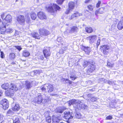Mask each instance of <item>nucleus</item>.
<instances>
[{
  "label": "nucleus",
  "mask_w": 123,
  "mask_h": 123,
  "mask_svg": "<svg viewBox=\"0 0 123 123\" xmlns=\"http://www.w3.org/2000/svg\"><path fill=\"white\" fill-rule=\"evenodd\" d=\"M34 116H35L34 115H30V119H31L32 120H35V118H34Z\"/></svg>",
  "instance_id": "nucleus-53"
},
{
  "label": "nucleus",
  "mask_w": 123,
  "mask_h": 123,
  "mask_svg": "<svg viewBox=\"0 0 123 123\" xmlns=\"http://www.w3.org/2000/svg\"><path fill=\"white\" fill-rule=\"evenodd\" d=\"M12 16L10 15H7L6 17H5V19H4V23L7 24V23H8L11 22L12 21Z\"/></svg>",
  "instance_id": "nucleus-13"
},
{
  "label": "nucleus",
  "mask_w": 123,
  "mask_h": 123,
  "mask_svg": "<svg viewBox=\"0 0 123 123\" xmlns=\"http://www.w3.org/2000/svg\"><path fill=\"white\" fill-rule=\"evenodd\" d=\"M75 107L79 109L80 108L83 109H86L87 107V106L83 104V103L80 101L78 100L77 101V105Z\"/></svg>",
  "instance_id": "nucleus-7"
},
{
  "label": "nucleus",
  "mask_w": 123,
  "mask_h": 123,
  "mask_svg": "<svg viewBox=\"0 0 123 123\" xmlns=\"http://www.w3.org/2000/svg\"><path fill=\"white\" fill-rule=\"evenodd\" d=\"M30 55L29 53L27 50H25L23 52V55L25 57H28L29 55Z\"/></svg>",
  "instance_id": "nucleus-32"
},
{
  "label": "nucleus",
  "mask_w": 123,
  "mask_h": 123,
  "mask_svg": "<svg viewBox=\"0 0 123 123\" xmlns=\"http://www.w3.org/2000/svg\"><path fill=\"white\" fill-rule=\"evenodd\" d=\"M64 110L61 107H59L57 108L56 110V111L58 113H62L63 112Z\"/></svg>",
  "instance_id": "nucleus-35"
},
{
  "label": "nucleus",
  "mask_w": 123,
  "mask_h": 123,
  "mask_svg": "<svg viewBox=\"0 0 123 123\" xmlns=\"http://www.w3.org/2000/svg\"><path fill=\"white\" fill-rule=\"evenodd\" d=\"M20 107L18 104H16L14 107L12 108V110L15 111H18Z\"/></svg>",
  "instance_id": "nucleus-27"
},
{
  "label": "nucleus",
  "mask_w": 123,
  "mask_h": 123,
  "mask_svg": "<svg viewBox=\"0 0 123 123\" xmlns=\"http://www.w3.org/2000/svg\"><path fill=\"white\" fill-rule=\"evenodd\" d=\"M1 25L0 27L1 33L2 34H4L6 32V25H4V24Z\"/></svg>",
  "instance_id": "nucleus-16"
},
{
  "label": "nucleus",
  "mask_w": 123,
  "mask_h": 123,
  "mask_svg": "<svg viewBox=\"0 0 123 123\" xmlns=\"http://www.w3.org/2000/svg\"><path fill=\"white\" fill-rule=\"evenodd\" d=\"M2 105L1 107L4 110H6L9 107V104L8 102L3 103L2 104H1Z\"/></svg>",
  "instance_id": "nucleus-26"
},
{
  "label": "nucleus",
  "mask_w": 123,
  "mask_h": 123,
  "mask_svg": "<svg viewBox=\"0 0 123 123\" xmlns=\"http://www.w3.org/2000/svg\"><path fill=\"white\" fill-rule=\"evenodd\" d=\"M1 17L2 19H3V22L2 23V24H3V22H4L5 20H4V19H5V14L4 13H3L1 14Z\"/></svg>",
  "instance_id": "nucleus-43"
},
{
  "label": "nucleus",
  "mask_w": 123,
  "mask_h": 123,
  "mask_svg": "<svg viewBox=\"0 0 123 123\" xmlns=\"http://www.w3.org/2000/svg\"><path fill=\"white\" fill-rule=\"evenodd\" d=\"M64 80H65V82L66 83H69V81L68 80H69L68 79H64Z\"/></svg>",
  "instance_id": "nucleus-55"
},
{
  "label": "nucleus",
  "mask_w": 123,
  "mask_h": 123,
  "mask_svg": "<svg viewBox=\"0 0 123 123\" xmlns=\"http://www.w3.org/2000/svg\"><path fill=\"white\" fill-rule=\"evenodd\" d=\"M52 96H57V95L56 94H55L54 93H52L50 94Z\"/></svg>",
  "instance_id": "nucleus-61"
},
{
  "label": "nucleus",
  "mask_w": 123,
  "mask_h": 123,
  "mask_svg": "<svg viewBox=\"0 0 123 123\" xmlns=\"http://www.w3.org/2000/svg\"><path fill=\"white\" fill-rule=\"evenodd\" d=\"M91 0H86L85 2V3H88Z\"/></svg>",
  "instance_id": "nucleus-59"
},
{
  "label": "nucleus",
  "mask_w": 123,
  "mask_h": 123,
  "mask_svg": "<svg viewBox=\"0 0 123 123\" xmlns=\"http://www.w3.org/2000/svg\"><path fill=\"white\" fill-rule=\"evenodd\" d=\"M107 66L110 67H113V65L110 62H108L107 63Z\"/></svg>",
  "instance_id": "nucleus-45"
},
{
  "label": "nucleus",
  "mask_w": 123,
  "mask_h": 123,
  "mask_svg": "<svg viewBox=\"0 0 123 123\" xmlns=\"http://www.w3.org/2000/svg\"><path fill=\"white\" fill-rule=\"evenodd\" d=\"M47 85V84L44 85L43 87H41V89L42 91L44 92H49L48 87Z\"/></svg>",
  "instance_id": "nucleus-19"
},
{
  "label": "nucleus",
  "mask_w": 123,
  "mask_h": 123,
  "mask_svg": "<svg viewBox=\"0 0 123 123\" xmlns=\"http://www.w3.org/2000/svg\"><path fill=\"white\" fill-rule=\"evenodd\" d=\"M62 39L61 37H59L57 38V40L58 42H61L62 41Z\"/></svg>",
  "instance_id": "nucleus-46"
},
{
  "label": "nucleus",
  "mask_w": 123,
  "mask_h": 123,
  "mask_svg": "<svg viewBox=\"0 0 123 123\" xmlns=\"http://www.w3.org/2000/svg\"><path fill=\"white\" fill-rule=\"evenodd\" d=\"M15 47V48L19 50V51H20L22 49V48H21L20 46H16Z\"/></svg>",
  "instance_id": "nucleus-48"
},
{
  "label": "nucleus",
  "mask_w": 123,
  "mask_h": 123,
  "mask_svg": "<svg viewBox=\"0 0 123 123\" xmlns=\"http://www.w3.org/2000/svg\"><path fill=\"white\" fill-rule=\"evenodd\" d=\"M13 30L12 29L10 28H7L6 29V32L9 33H12L13 32Z\"/></svg>",
  "instance_id": "nucleus-39"
},
{
  "label": "nucleus",
  "mask_w": 123,
  "mask_h": 123,
  "mask_svg": "<svg viewBox=\"0 0 123 123\" xmlns=\"http://www.w3.org/2000/svg\"><path fill=\"white\" fill-rule=\"evenodd\" d=\"M60 8V7L57 5L53 4L52 7H49L47 10L49 12L53 15L54 14L55 11H56V10H59Z\"/></svg>",
  "instance_id": "nucleus-3"
},
{
  "label": "nucleus",
  "mask_w": 123,
  "mask_h": 123,
  "mask_svg": "<svg viewBox=\"0 0 123 123\" xmlns=\"http://www.w3.org/2000/svg\"><path fill=\"white\" fill-rule=\"evenodd\" d=\"M69 10L73 9L75 6V3L74 2L70 1L68 4Z\"/></svg>",
  "instance_id": "nucleus-22"
},
{
  "label": "nucleus",
  "mask_w": 123,
  "mask_h": 123,
  "mask_svg": "<svg viewBox=\"0 0 123 123\" xmlns=\"http://www.w3.org/2000/svg\"><path fill=\"white\" fill-rule=\"evenodd\" d=\"M75 116L77 118H80L81 117V116L79 114H76Z\"/></svg>",
  "instance_id": "nucleus-44"
},
{
  "label": "nucleus",
  "mask_w": 123,
  "mask_h": 123,
  "mask_svg": "<svg viewBox=\"0 0 123 123\" xmlns=\"http://www.w3.org/2000/svg\"><path fill=\"white\" fill-rule=\"evenodd\" d=\"M70 78L72 80H74L77 78L76 75L74 73H72L70 74Z\"/></svg>",
  "instance_id": "nucleus-33"
},
{
  "label": "nucleus",
  "mask_w": 123,
  "mask_h": 123,
  "mask_svg": "<svg viewBox=\"0 0 123 123\" xmlns=\"http://www.w3.org/2000/svg\"><path fill=\"white\" fill-rule=\"evenodd\" d=\"M100 39H99L97 41V46H98L100 44Z\"/></svg>",
  "instance_id": "nucleus-57"
},
{
  "label": "nucleus",
  "mask_w": 123,
  "mask_h": 123,
  "mask_svg": "<svg viewBox=\"0 0 123 123\" xmlns=\"http://www.w3.org/2000/svg\"><path fill=\"white\" fill-rule=\"evenodd\" d=\"M44 58V55H41L39 57V58L42 60H43Z\"/></svg>",
  "instance_id": "nucleus-52"
},
{
  "label": "nucleus",
  "mask_w": 123,
  "mask_h": 123,
  "mask_svg": "<svg viewBox=\"0 0 123 123\" xmlns=\"http://www.w3.org/2000/svg\"><path fill=\"white\" fill-rule=\"evenodd\" d=\"M97 38L96 35L90 36L87 37V39L89 40V43L92 44L95 41Z\"/></svg>",
  "instance_id": "nucleus-10"
},
{
  "label": "nucleus",
  "mask_w": 123,
  "mask_h": 123,
  "mask_svg": "<svg viewBox=\"0 0 123 123\" xmlns=\"http://www.w3.org/2000/svg\"><path fill=\"white\" fill-rule=\"evenodd\" d=\"M47 85H48L47 86L48 87L49 92H52L54 89L53 86L51 84L49 83L47 84Z\"/></svg>",
  "instance_id": "nucleus-25"
},
{
  "label": "nucleus",
  "mask_w": 123,
  "mask_h": 123,
  "mask_svg": "<svg viewBox=\"0 0 123 123\" xmlns=\"http://www.w3.org/2000/svg\"><path fill=\"white\" fill-rule=\"evenodd\" d=\"M117 28L119 30H122L123 28V22L122 21L119 22L117 25Z\"/></svg>",
  "instance_id": "nucleus-23"
},
{
  "label": "nucleus",
  "mask_w": 123,
  "mask_h": 123,
  "mask_svg": "<svg viewBox=\"0 0 123 123\" xmlns=\"http://www.w3.org/2000/svg\"><path fill=\"white\" fill-rule=\"evenodd\" d=\"M92 94H88V96L89 97L87 99H88L89 98L91 97V96Z\"/></svg>",
  "instance_id": "nucleus-64"
},
{
  "label": "nucleus",
  "mask_w": 123,
  "mask_h": 123,
  "mask_svg": "<svg viewBox=\"0 0 123 123\" xmlns=\"http://www.w3.org/2000/svg\"><path fill=\"white\" fill-rule=\"evenodd\" d=\"M82 15L81 13H79L78 12H76L72 15L71 16L70 18V19H72L73 18L75 17H77L79 16H80Z\"/></svg>",
  "instance_id": "nucleus-24"
},
{
  "label": "nucleus",
  "mask_w": 123,
  "mask_h": 123,
  "mask_svg": "<svg viewBox=\"0 0 123 123\" xmlns=\"http://www.w3.org/2000/svg\"><path fill=\"white\" fill-rule=\"evenodd\" d=\"M95 63L94 61H85L83 63V65L84 67H86L88 66V69L87 70V73L88 74L92 73L95 69Z\"/></svg>",
  "instance_id": "nucleus-2"
},
{
  "label": "nucleus",
  "mask_w": 123,
  "mask_h": 123,
  "mask_svg": "<svg viewBox=\"0 0 123 123\" xmlns=\"http://www.w3.org/2000/svg\"><path fill=\"white\" fill-rule=\"evenodd\" d=\"M46 121L48 123H50L51 121V117L50 116L46 117Z\"/></svg>",
  "instance_id": "nucleus-40"
},
{
  "label": "nucleus",
  "mask_w": 123,
  "mask_h": 123,
  "mask_svg": "<svg viewBox=\"0 0 123 123\" xmlns=\"http://www.w3.org/2000/svg\"><path fill=\"white\" fill-rule=\"evenodd\" d=\"M113 82L109 81L108 82V83L110 85H112L113 83Z\"/></svg>",
  "instance_id": "nucleus-58"
},
{
  "label": "nucleus",
  "mask_w": 123,
  "mask_h": 123,
  "mask_svg": "<svg viewBox=\"0 0 123 123\" xmlns=\"http://www.w3.org/2000/svg\"><path fill=\"white\" fill-rule=\"evenodd\" d=\"M86 32L88 33H90L92 32V30L91 27H86L85 29Z\"/></svg>",
  "instance_id": "nucleus-34"
},
{
  "label": "nucleus",
  "mask_w": 123,
  "mask_h": 123,
  "mask_svg": "<svg viewBox=\"0 0 123 123\" xmlns=\"http://www.w3.org/2000/svg\"><path fill=\"white\" fill-rule=\"evenodd\" d=\"M31 19L33 20H35L37 17V15L34 12H31Z\"/></svg>",
  "instance_id": "nucleus-30"
},
{
  "label": "nucleus",
  "mask_w": 123,
  "mask_h": 123,
  "mask_svg": "<svg viewBox=\"0 0 123 123\" xmlns=\"http://www.w3.org/2000/svg\"><path fill=\"white\" fill-rule=\"evenodd\" d=\"M25 88L26 90L30 89L32 86V84L31 82L26 80L25 81Z\"/></svg>",
  "instance_id": "nucleus-11"
},
{
  "label": "nucleus",
  "mask_w": 123,
  "mask_h": 123,
  "mask_svg": "<svg viewBox=\"0 0 123 123\" xmlns=\"http://www.w3.org/2000/svg\"><path fill=\"white\" fill-rule=\"evenodd\" d=\"M39 32L41 36H47L50 34V32L45 29H41L39 30Z\"/></svg>",
  "instance_id": "nucleus-8"
},
{
  "label": "nucleus",
  "mask_w": 123,
  "mask_h": 123,
  "mask_svg": "<svg viewBox=\"0 0 123 123\" xmlns=\"http://www.w3.org/2000/svg\"><path fill=\"white\" fill-rule=\"evenodd\" d=\"M15 56L14 53H10L9 55V59L11 60H12L14 58Z\"/></svg>",
  "instance_id": "nucleus-36"
},
{
  "label": "nucleus",
  "mask_w": 123,
  "mask_h": 123,
  "mask_svg": "<svg viewBox=\"0 0 123 123\" xmlns=\"http://www.w3.org/2000/svg\"><path fill=\"white\" fill-rule=\"evenodd\" d=\"M13 112L11 110H9L7 111L6 115L7 116H10L12 115L13 114Z\"/></svg>",
  "instance_id": "nucleus-38"
},
{
  "label": "nucleus",
  "mask_w": 123,
  "mask_h": 123,
  "mask_svg": "<svg viewBox=\"0 0 123 123\" xmlns=\"http://www.w3.org/2000/svg\"><path fill=\"white\" fill-rule=\"evenodd\" d=\"M88 7L90 10H92L93 8V6L90 5L88 6Z\"/></svg>",
  "instance_id": "nucleus-49"
},
{
  "label": "nucleus",
  "mask_w": 123,
  "mask_h": 123,
  "mask_svg": "<svg viewBox=\"0 0 123 123\" xmlns=\"http://www.w3.org/2000/svg\"><path fill=\"white\" fill-rule=\"evenodd\" d=\"M1 87L4 89H7L9 87V85L8 83L4 84L1 86Z\"/></svg>",
  "instance_id": "nucleus-31"
},
{
  "label": "nucleus",
  "mask_w": 123,
  "mask_h": 123,
  "mask_svg": "<svg viewBox=\"0 0 123 123\" xmlns=\"http://www.w3.org/2000/svg\"><path fill=\"white\" fill-rule=\"evenodd\" d=\"M38 17L41 19H46V15L43 12H40L37 13Z\"/></svg>",
  "instance_id": "nucleus-12"
},
{
  "label": "nucleus",
  "mask_w": 123,
  "mask_h": 123,
  "mask_svg": "<svg viewBox=\"0 0 123 123\" xmlns=\"http://www.w3.org/2000/svg\"><path fill=\"white\" fill-rule=\"evenodd\" d=\"M64 117L68 119L67 122L68 123H71V120L73 118V117L72 116L71 113L70 112L65 111L64 113Z\"/></svg>",
  "instance_id": "nucleus-5"
},
{
  "label": "nucleus",
  "mask_w": 123,
  "mask_h": 123,
  "mask_svg": "<svg viewBox=\"0 0 123 123\" xmlns=\"http://www.w3.org/2000/svg\"><path fill=\"white\" fill-rule=\"evenodd\" d=\"M82 49L84 50L85 53L88 54L91 51L90 48L87 47H85L83 46L81 47Z\"/></svg>",
  "instance_id": "nucleus-14"
},
{
  "label": "nucleus",
  "mask_w": 123,
  "mask_h": 123,
  "mask_svg": "<svg viewBox=\"0 0 123 123\" xmlns=\"http://www.w3.org/2000/svg\"><path fill=\"white\" fill-rule=\"evenodd\" d=\"M49 112L48 111H47V112H45V117H46V114H47V115H49Z\"/></svg>",
  "instance_id": "nucleus-63"
},
{
  "label": "nucleus",
  "mask_w": 123,
  "mask_h": 123,
  "mask_svg": "<svg viewBox=\"0 0 123 123\" xmlns=\"http://www.w3.org/2000/svg\"><path fill=\"white\" fill-rule=\"evenodd\" d=\"M6 95L8 96H10L12 94V93L10 92L8 90L6 92Z\"/></svg>",
  "instance_id": "nucleus-47"
},
{
  "label": "nucleus",
  "mask_w": 123,
  "mask_h": 123,
  "mask_svg": "<svg viewBox=\"0 0 123 123\" xmlns=\"http://www.w3.org/2000/svg\"><path fill=\"white\" fill-rule=\"evenodd\" d=\"M69 10H68L66 11L65 13L66 14H68L69 13Z\"/></svg>",
  "instance_id": "nucleus-60"
},
{
  "label": "nucleus",
  "mask_w": 123,
  "mask_h": 123,
  "mask_svg": "<svg viewBox=\"0 0 123 123\" xmlns=\"http://www.w3.org/2000/svg\"><path fill=\"white\" fill-rule=\"evenodd\" d=\"M112 118V117L111 116H109L106 118V120H111Z\"/></svg>",
  "instance_id": "nucleus-51"
},
{
  "label": "nucleus",
  "mask_w": 123,
  "mask_h": 123,
  "mask_svg": "<svg viewBox=\"0 0 123 123\" xmlns=\"http://www.w3.org/2000/svg\"><path fill=\"white\" fill-rule=\"evenodd\" d=\"M4 56L3 52H1V57L2 58H3Z\"/></svg>",
  "instance_id": "nucleus-54"
},
{
  "label": "nucleus",
  "mask_w": 123,
  "mask_h": 123,
  "mask_svg": "<svg viewBox=\"0 0 123 123\" xmlns=\"http://www.w3.org/2000/svg\"><path fill=\"white\" fill-rule=\"evenodd\" d=\"M7 102H8V100L6 99H3L0 101V104H2L3 103Z\"/></svg>",
  "instance_id": "nucleus-41"
},
{
  "label": "nucleus",
  "mask_w": 123,
  "mask_h": 123,
  "mask_svg": "<svg viewBox=\"0 0 123 123\" xmlns=\"http://www.w3.org/2000/svg\"><path fill=\"white\" fill-rule=\"evenodd\" d=\"M101 2L100 1H98V3L97 4L96 6L97 7H99L100 6Z\"/></svg>",
  "instance_id": "nucleus-50"
},
{
  "label": "nucleus",
  "mask_w": 123,
  "mask_h": 123,
  "mask_svg": "<svg viewBox=\"0 0 123 123\" xmlns=\"http://www.w3.org/2000/svg\"><path fill=\"white\" fill-rule=\"evenodd\" d=\"M10 90H12L13 92H16L18 90V88L17 86L15 84H11L10 86Z\"/></svg>",
  "instance_id": "nucleus-20"
},
{
  "label": "nucleus",
  "mask_w": 123,
  "mask_h": 123,
  "mask_svg": "<svg viewBox=\"0 0 123 123\" xmlns=\"http://www.w3.org/2000/svg\"><path fill=\"white\" fill-rule=\"evenodd\" d=\"M13 123H20V121L19 118L16 117L15 119L13 120Z\"/></svg>",
  "instance_id": "nucleus-37"
},
{
  "label": "nucleus",
  "mask_w": 123,
  "mask_h": 123,
  "mask_svg": "<svg viewBox=\"0 0 123 123\" xmlns=\"http://www.w3.org/2000/svg\"><path fill=\"white\" fill-rule=\"evenodd\" d=\"M110 47L108 45H104L101 46V51L104 55H107L109 53V51Z\"/></svg>",
  "instance_id": "nucleus-4"
},
{
  "label": "nucleus",
  "mask_w": 123,
  "mask_h": 123,
  "mask_svg": "<svg viewBox=\"0 0 123 123\" xmlns=\"http://www.w3.org/2000/svg\"><path fill=\"white\" fill-rule=\"evenodd\" d=\"M31 34L32 37L33 38L37 39H40V38L41 36L37 32H32L31 33Z\"/></svg>",
  "instance_id": "nucleus-21"
},
{
  "label": "nucleus",
  "mask_w": 123,
  "mask_h": 123,
  "mask_svg": "<svg viewBox=\"0 0 123 123\" xmlns=\"http://www.w3.org/2000/svg\"><path fill=\"white\" fill-rule=\"evenodd\" d=\"M48 98V97L46 94L39 93L38 94L37 96L34 98V101L35 103L38 104L41 103H44L47 102Z\"/></svg>",
  "instance_id": "nucleus-1"
},
{
  "label": "nucleus",
  "mask_w": 123,
  "mask_h": 123,
  "mask_svg": "<svg viewBox=\"0 0 123 123\" xmlns=\"http://www.w3.org/2000/svg\"><path fill=\"white\" fill-rule=\"evenodd\" d=\"M17 20L19 23L21 25H23L25 23L24 17L23 15H20L17 17Z\"/></svg>",
  "instance_id": "nucleus-9"
},
{
  "label": "nucleus",
  "mask_w": 123,
  "mask_h": 123,
  "mask_svg": "<svg viewBox=\"0 0 123 123\" xmlns=\"http://www.w3.org/2000/svg\"><path fill=\"white\" fill-rule=\"evenodd\" d=\"M64 0H57V2L58 4H62Z\"/></svg>",
  "instance_id": "nucleus-42"
},
{
  "label": "nucleus",
  "mask_w": 123,
  "mask_h": 123,
  "mask_svg": "<svg viewBox=\"0 0 123 123\" xmlns=\"http://www.w3.org/2000/svg\"><path fill=\"white\" fill-rule=\"evenodd\" d=\"M3 117V116L2 115L0 114V120L2 119Z\"/></svg>",
  "instance_id": "nucleus-62"
},
{
  "label": "nucleus",
  "mask_w": 123,
  "mask_h": 123,
  "mask_svg": "<svg viewBox=\"0 0 123 123\" xmlns=\"http://www.w3.org/2000/svg\"><path fill=\"white\" fill-rule=\"evenodd\" d=\"M43 53L45 57L47 59L49 57L51 54L50 51V48L49 47H46L44 48L43 50Z\"/></svg>",
  "instance_id": "nucleus-6"
},
{
  "label": "nucleus",
  "mask_w": 123,
  "mask_h": 123,
  "mask_svg": "<svg viewBox=\"0 0 123 123\" xmlns=\"http://www.w3.org/2000/svg\"><path fill=\"white\" fill-rule=\"evenodd\" d=\"M87 99L89 101L93 102L96 101L97 100L98 98L96 97H92V98H89L88 99Z\"/></svg>",
  "instance_id": "nucleus-29"
},
{
  "label": "nucleus",
  "mask_w": 123,
  "mask_h": 123,
  "mask_svg": "<svg viewBox=\"0 0 123 123\" xmlns=\"http://www.w3.org/2000/svg\"><path fill=\"white\" fill-rule=\"evenodd\" d=\"M64 51L65 50H63V49H62L60 50V53L62 54L64 53Z\"/></svg>",
  "instance_id": "nucleus-56"
},
{
  "label": "nucleus",
  "mask_w": 123,
  "mask_h": 123,
  "mask_svg": "<svg viewBox=\"0 0 123 123\" xmlns=\"http://www.w3.org/2000/svg\"><path fill=\"white\" fill-rule=\"evenodd\" d=\"M78 100L75 99H72L69 101L67 102V103L68 104L69 106H70L74 104L76 106L77 105V101Z\"/></svg>",
  "instance_id": "nucleus-18"
},
{
  "label": "nucleus",
  "mask_w": 123,
  "mask_h": 123,
  "mask_svg": "<svg viewBox=\"0 0 123 123\" xmlns=\"http://www.w3.org/2000/svg\"><path fill=\"white\" fill-rule=\"evenodd\" d=\"M105 8L104 7H101L100 8L99 10L96 11L95 12L96 15H97L98 13L102 14L104 12Z\"/></svg>",
  "instance_id": "nucleus-15"
},
{
  "label": "nucleus",
  "mask_w": 123,
  "mask_h": 123,
  "mask_svg": "<svg viewBox=\"0 0 123 123\" xmlns=\"http://www.w3.org/2000/svg\"><path fill=\"white\" fill-rule=\"evenodd\" d=\"M60 117L57 115H54L53 116L52 121L53 122L59 123L60 121Z\"/></svg>",
  "instance_id": "nucleus-17"
},
{
  "label": "nucleus",
  "mask_w": 123,
  "mask_h": 123,
  "mask_svg": "<svg viewBox=\"0 0 123 123\" xmlns=\"http://www.w3.org/2000/svg\"><path fill=\"white\" fill-rule=\"evenodd\" d=\"M78 30V28L76 26H74L71 29L70 32L71 33L76 32Z\"/></svg>",
  "instance_id": "nucleus-28"
}]
</instances>
